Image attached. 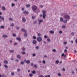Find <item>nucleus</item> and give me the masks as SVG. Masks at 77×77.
Instances as JSON below:
<instances>
[{
    "label": "nucleus",
    "instance_id": "1",
    "mask_svg": "<svg viewBox=\"0 0 77 77\" xmlns=\"http://www.w3.org/2000/svg\"><path fill=\"white\" fill-rule=\"evenodd\" d=\"M37 9H38L37 6L36 5H33L32 6V9L34 11H36L37 10Z\"/></svg>",
    "mask_w": 77,
    "mask_h": 77
},
{
    "label": "nucleus",
    "instance_id": "2",
    "mask_svg": "<svg viewBox=\"0 0 77 77\" xmlns=\"http://www.w3.org/2000/svg\"><path fill=\"white\" fill-rule=\"evenodd\" d=\"M64 19H66V20H70V17L68 15H65L64 16Z\"/></svg>",
    "mask_w": 77,
    "mask_h": 77
},
{
    "label": "nucleus",
    "instance_id": "3",
    "mask_svg": "<svg viewBox=\"0 0 77 77\" xmlns=\"http://www.w3.org/2000/svg\"><path fill=\"white\" fill-rule=\"evenodd\" d=\"M45 13H46V11H43V18L44 19H45V17L47 16V15H46Z\"/></svg>",
    "mask_w": 77,
    "mask_h": 77
},
{
    "label": "nucleus",
    "instance_id": "4",
    "mask_svg": "<svg viewBox=\"0 0 77 77\" xmlns=\"http://www.w3.org/2000/svg\"><path fill=\"white\" fill-rule=\"evenodd\" d=\"M37 40L38 42H41L42 41V38L39 37L37 38Z\"/></svg>",
    "mask_w": 77,
    "mask_h": 77
},
{
    "label": "nucleus",
    "instance_id": "5",
    "mask_svg": "<svg viewBox=\"0 0 77 77\" xmlns=\"http://www.w3.org/2000/svg\"><path fill=\"white\" fill-rule=\"evenodd\" d=\"M21 31L23 32H24L25 33H27V30H26L22 28Z\"/></svg>",
    "mask_w": 77,
    "mask_h": 77
},
{
    "label": "nucleus",
    "instance_id": "6",
    "mask_svg": "<svg viewBox=\"0 0 77 77\" xmlns=\"http://www.w3.org/2000/svg\"><path fill=\"white\" fill-rule=\"evenodd\" d=\"M16 39H17V40L18 41H19V42H20V41H21V38H20L17 37L16 38Z\"/></svg>",
    "mask_w": 77,
    "mask_h": 77
},
{
    "label": "nucleus",
    "instance_id": "7",
    "mask_svg": "<svg viewBox=\"0 0 77 77\" xmlns=\"http://www.w3.org/2000/svg\"><path fill=\"white\" fill-rule=\"evenodd\" d=\"M39 22V24H41V23H42V22H43V20L42 19L41 20H38Z\"/></svg>",
    "mask_w": 77,
    "mask_h": 77
},
{
    "label": "nucleus",
    "instance_id": "8",
    "mask_svg": "<svg viewBox=\"0 0 77 77\" xmlns=\"http://www.w3.org/2000/svg\"><path fill=\"white\" fill-rule=\"evenodd\" d=\"M22 20L24 22V23H26V18L25 17H23L22 18Z\"/></svg>",
    "mask_w": 77,
    "mask_h": 77
},
{
    "label": "nucleus",
    "instance_id": "9",
    "mask_svg": "<svg viewBox=\"0 0 77 77\" xmlns=\"http://www.w3.org/2000/svg\"><path fill=\"white\" fill-rule=\"evenodd\" d=\"M33 44H36L37 42L36 40H33L32 42Z\"/></svg>",
    "mask_w": 77,
    "mask_h": 77
},
{
    "label": "nucleus",
    "instance_id": "10",
    "mask_svg": "<svg viewBox=\"0 0 77 77\" xmlns=\"http://www.w3.org/2000/svg\"><path fill=\"white\" fill-rule=\"evenodd\" d=\"M23 13L25 14H29V12L27 11H24Z\"/></svg>",
    "mask_w": 77,
    "mask_h": 77
},
{
    "label": "nucleus",
    "instance_id": "11",
    "mask_svg": "<svg viewBox=\"0 0 77 77\" xmlns=\"http://www.w3.org/2000/svg\"><path fill=\"white\" fill-rule=\"evenodd\" d=\"M49 33H52V34H54V32L53 31L51 30L49 31Z\"/></svg>",
    "mask_w": 77,
    "mask_h": 77
},
{
    "label": "nucleus",
    "instance_id": "12",
    "mask_svg": "<svg viewBox=\"0 0 77 77\" xmlns=\"http://www.w3.org/2000/svg\"><path fill=\"white\" fill-rule=\"evenodd\" d=\"M24 36H25V37H27V32H25V33L24 34Z\"/></svg>",
    "mask_w": 77,
    "mask_h": 77
},
{
    "label": "nucleus",
    "instance_id": "13",
    "mask_svg": "<svg viewBox=\"0 0 77 77\" xmlns=\"http://www.w3.org/2000/svg\"><path fill=\"white\" fill-rule=\"evenodd\" d=\"M9 20L10 21H14V19L10 17L9 18Z\"/></svg>",
    "mask_w": 77,
    "mask_h": 77
},
{
    "label": "nucleus",
    "instance_id": "14",
    "mask_svg": "<svg viewBox=\"0 0 77 77\" xmlns=\"http://www.w3.org/2000/svg\"><path fill=\"white\" fill-rule=\"evenodd\" d=\"M30 63V60H26V63H27L28 64H29V63Z\"/></svg>",
    "mask_w": 77,
    "mask_h": 77
},
{
    "label": "nucleus",
    "instance_id": "15",
    "mask_svg": "<svg viewBox=\"0 0 77 77\" xmlns=\"http://www.w3.org/2000/svg\"><path fill=\"white\" fill-rule=\"evenodd\" d=\"M4 63L6 64H8V61L7 60H5L4 61Z\"/></svg>",
    "mask_w": 77,
    "mask_h": 77
},
{
    "label": "nucleus",
    "instance_id": "16",
    "mask_svg": "<svg viewBox=\"0 0 77 77\" xmlns=\"http://www.w3.org/2000/svg\"><path fill=\"white\" fill-rule=\"evenodd\" d=\"M17 58L18 59H21V56L20 55H18L17 56Z\"/></svg>",
    "mask_w": 77,
    "mask_h": 77
},
{
    "label": "nucleus",
    "instance_id": "17",
    "mask_svg": "<svg viewBox=\"0 0 77 77\" xmlns=\"http://www.w3.org/2000/svg\"><path fill=\"white\" fill-rule=\"evenodd\" d=\"M2 37L3 38H7L8 37V36L6 35H3Z\"/></svg>",
    "mask_w": 77,
    "mask_h": 77
},
{
    "label": "nucleus",
    "instance_id": "18",
    "mask_svg": "<svg viewBox=\"0 0 77 77\" xmlns=\"http://www.w3.org/2000/svg\"><path fill=\"white\" fill-rule=\"evenodd\" d=\"M2 8L3 11H5V10H6V8H5V7L4 6L2 7Z\"/></svg>",
    "mask_w": 77,
    "mask_h": 77
},
{
    "label": "nucleus",
    "instance_id": "19",
    "mask_svg": "<svg viewBox=\"0 0 77 77\" xmlns=\"http://www.w3.org/2000/svg\"><path fill=\"white\" fill-rule=\"evenodd\" d=\"M60 21H62V22H63V18L61 17L60 18Z\"/></svg>",
    "mask_w": 77,
    "mask_h": 77
},
{
    "label": "nucleus",
    "instance_id": "20",
    "mask_svg": "<svg viewBox=\"0 0 77 77\" xmlns=\"http://www.w3.org/2000/svg\"><path fill=\"white\" fill-rule=\"evenodd\" d=\"M27 8H29L30 6V4H27L26 5Z\"/></svg>",
    "mask_w": 77,
    "mask_h": 77
},
{
    "label": "nucleus",
    "instance_id": "21",
    "mask_svg": "<svg viewBox=\"0 0 77 77\" xmlns=\"http://www.w3.org/2000/svg\"><path fill=\"white\" fill-rule=\"evenodd\" d=\"M10 26L11 27H14V23H12L10 24Z\"/></svg>",
    "mask_w": 77,
    "mask_h": 77
},
{
    "label": "nucleus",
    "instance_id": "22",
    "mask_svg": "<svg viewBox=\"0 0 77 77\" xmlns=\"http://www.w3.org/2000/svg\"><path fill=\"white\" fill-rule=\"evenodd\" d=\"M38 36L39 37L42 36V34H41V33H38Z\"/></svg>",
    "mask_w": 77,
    "mask_h": 77
},
{
    "label": "nucleus",
    "instance_id": "23",
    "mask_svg": "<svg viewBox=\"0 0 77 77\" xmlns=\"http://www.w3.org/2000/svg\"><path fill=\"white\" fill-rule=\"evenodd\" d=\"M67 20H65L64 21L63 20V22L64 23H67Z\"/></svg>",
    "mask_w": 77,
    "mask_h": 77
},
{
    "label": "nucleus",
    "instance_id": "24",
    "mask_svg": "<svg viewBox=\"0 0 77 77\" xmlns=\"http://www.w3.org/2000/svg\"><path fill=\"white\" fill-rule=\"evenodd\" d=\"M35 48L36 49V50H38V49H39V47L38 46H37L35 47Z\"/></svg>",
    "mask_w": 77,
    "mask_h": 77
},
{
    "label": "nucleus",
    "instance_id": "25",
    "mask_svg": "<svg viewBox=\"0 0 77 77\" xmlns=\"http://www.w3.org/2000/svg\"><path fill=\"white\" fill-rule=\"evenodd\" d=\"M32 73L34 74H36V71L35 70H33L32 71Z\"/></svg>",
    "mask_w": 77,
    "mask_h": 77
},
{
    "label": "nucleus",
    "instance_id": "26",
    "mask_svg": "<svg viewBox=\"0 0 77 77\" xmlns=\"http://www.w3.org/2000/svg\"><path fill=\"white\" fill-rule=\"evenodd\" d=\"M10 53H14V51L13 50H10Z\"/></svg>",
    "mask_w": 77,
    "mask_h": 77
},
{
    "label": "nucleus",
    "instance_id": "27",
    "mask_svg": "<svg viewBox=\"0 0 77 77\" xmlns=\"http://www.w3.org/2000/svg\"><path fill=\"white\" fill-rule=\"evenodd\" d=\"M20 63L21 65H24V61H22Z\"/></svg>",
    "mask_w": 77,
    "mask_h": 77
},
{
    "label": "nucleus",
    "instance_id": "28",
    "mask_svg": "<svg viewBox=\"0 0 77 77\" xmlns=\"http://www.w3.org/2000/svg\"><path fill=\"white\" fill-rule=\"evenodd\" d=\"M34 67L35 68H38V66H37L36 65V64H34Z\"/></svg>",
    "mask_w": 77,
    "mask_h": 77
},
{
    "label": "nucleus",
    "instance_id": "29",
    "mask_svg": "<svg viewBox=\"0 0 77 77\" xmlns=\"http://www.w3.org/2000/svg\"><path fill=\"white\" fill-rule=\"evenodd\" d=\"M65 27H66V26H65V25H63L62 26V28H63V29H65Z\"/></svg>",
    "mask_w": 77,
    "mask_h": 77
},
{
    "label": "nucleus",
    "instance_id": "30",
    "mask_svg": "<svg viewBox=\"0 0 77 77\" xmlns=\"http://www.w3.org/2000/svg\"><path fill=\"white\" fill-rule=\"evenodd\" d=\"M56 63H57V64H58V63H59V61L57 60L55 62Z\"/></svg>",
    "mask_w": 77,
    "mask_h": 77
},
{
    "label": "nucleus",
    "instance_id": "31",
    "mask_svg": "<svg viewBox=\"0 0 77 77\" xmlns=\"http://www.w3.org/2000/svg\"><path fill=\"white\" fill-rule=\"evenodd\" d=\"M1 20H5V18H4V17H2L1 18Z\"/></svg>",
    "mask_w": 77,
    "mask_h": 77
},
{
    "label": "nucleus",
    "instance_id": "32",
    "mask_svg": "<svg viewBox=\"0 0 77 77\" xmlns=\"http://www.w3.org/2000/svg\"><path fill=\"white\" fill-rule=\"evenodd\" d=\"M4 66L5 68H8V66L6 65H4Z\"/></svg>",
    "mask_w": 77,
    "mask_h": 77
},
{
    "label": "nucleus",
    "instance_id": "33",
    "mask_svg": "<svg viewBox=\"0 0 77 77\" xmlns=\"http://www.w3.org/2000/svg\"><path fill=\"white\" fill-rule=\"evenodd\" d=\"M64 53H66V52H67V50L66 49H65L64 51Z\"/></svg>",
    "mask_w": 77,
    "mask_h": 77
},
{
    "label": "nucleus",
    "instance_id": "34",
    "mask_svg": "<svg viewBox=\"0 0 77 77\" xmlns=\"http://www.w3.org/2000/svg\"><path fill=\"white\" fill-rule=\"evenodd\" d=\"M37 23V22L36 21H33V23L35 24H36Z\"/></svg>",
    "mask_w": 77,
    "mask_h": 77
},
{
    "label": "nucleus",
    "instance_id": "35",
    "mask_svg": "<svg viewBox=\"0 0 77 77\" xmlns=\"http://www.w3.org/2000/svg\"><path fill=\"white\" fill-rule=\"evenodd\" d=\"M22 54H26V52H24V51H23L22 52Z\"/></svg>",
    "mask_w": 77,
    "mask_h": 77
},
{
    "label": "nucleus",
    "instance_id": "36",
    "mask_svg": "<svg viewBox=\"0 0 77 77\" xmlns=\"http://www.w3.org/2000/svg\"><path fill=\"white\" fill-rule=\"evenodd\" d=\"M32 19H35V16H32Z\"/></svg>",
    "mask_w": 77,
    "mask_h": 77
},
{
    "label": "nucleus",
    "instance_id": "37",
    "mask_svg": "<svg viewBox=\"0 0 77 77\" xmlns=\"http://www.w3.org/2000/svg\"><path fill=\"white\" fill-rule=\"evenodd\" d=\"M33 38L34 39H36V37L35 36H33Z\"/></svg>",
    "mask_w": 77,
    "mask_h": 77
},
{
    "label": "nucleus",
    "instance_id": "38",
    "mask_svg": "<svg viewBox=\"0 0 77 77\" xmlns=\"http://www.w3.org/2000/svg\"><path fill=\"white\" fill-rule=\"evenodd\" d=\"M43 63V64H45L46 62H45V60H44L43 61V62H42Z\"/></svg>",
    "mask_w": 77,
    "mask_h": 77
},
{
    "label": "nucleus",
    "instance_id": "39",
    "mask_svg": "<svg viewBox=\"0 0 77 77\" xmlns=\"http://www.w3.org/2000/svg\"><path fill=\"white\" fill-rule=\"evenodd\" d=\"M1 28L2 29H4V26H1Z\"/></svg>",
    "mask_w": 77,
    "mask_h": 77
},
{
    "label": "nucleus",
    "instance_id": "40",
    "mask_svg": "<svg viewBox=\"0 0 77 77\" xmlns=\"http://www.w3.org/2000/svg\"><path fill=\"white\" fill-rule=\"evenodd\" d=\"M11 75H14V72H12L11 73Z\"/></svg>",
    "mask_w": 77,
    "mask_h": 77
},
{
    "label": "nucleus",
    "instance_id": "41",
    "mask_svg": "<svg viewBox=\"0 0 77 77\" xmlns=\"http://www.w3.org/2000/svg\"><path fill=\"white\" fill-rule=\"evenodd\" d=\"M47 41H48V42H50V39L49 38H48L47 39Z\"/></svg>",
    "mask_w": 77,
    "mask_h": 77
},
{
    "label": "nucleus",
    "instance_id": "42",
    "mask_svg": "<svg viewBox=\"0 0 77 77\" xmlns=\"http://www.w3.org/2000/svg\"><path fill=\"white\" fill-rule=\"evenodd\" d=\"M56 50L55 49H54L53 50V51L54 52H56Z\"/></svg>",
    "mask_w": 77,
    "mask_h": 77
},
{
    "label": "nucleus",
    "instance_id": "43",
    "mask_svg": "<svg viewBox=\"0 0 77 77\" xmlns=\"http://www.w3.org/2000/svg\"><path fill=\"white\" fill-rule=\"evenodd\" d=\"M32 56H36V54L34 53L32 54Z\"/></svg>",
    "mask_w": 77,
    "mask_h": 77
},
{
    "label": "nucleus",
    "instance_id": "44",
    "mask_svg": "<svg viewBox=\"0 0 77 77\" xmlns=\"http://www.w3.org/2000/svg\"><path fill=\"white\" fill-rule=\"evenodd\" d=\"M29 76H30V77H32V76H33V74H29Z\"/></svg>",
    "mask_w": 77,
    "mask_h": 77
},
{
    "label": "nucleus",
    "instance_id": "45",
    "mask_svg": "<svg viewBox=\"0 0 77 77\" xmlns=\"http://www.w3.org/2000/svg\"><path fill=\"white\" fill-rule=\"evenodd\" d=\"M45 77H50V75H46Z\"/></svg>",
    "mask_w": 77,
    "mask_h": 77
},
{
    "label": "nucleus",
    "instance_id": "46",
    "mask_svg": "<svg viewBox=\"0 0 77 77\" xmlns=\"http://www.w3.org/2000/svg\"><path fill=\"white\" fill-rule=\"evenodd\" d=\"M17 71L18 72H20V69H17Z\"/></svg>",
    "mask_w": 77,
    "mask_h": 77
},
{
    "label": "nucleus",
    "instance_id": "47",
    "mask_svg": "<svg viewBox=\"0 0 77 77\" xmlns=\"http://www.w3.org/2000/svg\"><path fill=\"white\" fill-rule=\"evenodd\" d=\"M38 77H44V76H43V75H40L38 76Z\"/></svg>",
    "mask_w": 77,
    "mask_h": 77
},
{
    "label": "nucleus",
    "instance_id": "48",
    "mask_svg": "<svg viewBox=\"0 0 77 77\" xmlns=\"http://www.w3.org/2000/svg\"><path fill=\"white\" fill-rule=\"evenodd\" d=\"M12 6H15V4H14V3H12L11 4Z\"/></svg>",
    "mask_w": 77,
    "mask_h": 77
},
{
    "label": "nucleus",
    "instance_id": "49",
    "mask_svg": "<svg viewBox=\"0 0 77 77\" xmlns=\"http://www.w3.org/2000/svg\"><path fill=\"white\" fill-rule=\"evenodd\" d=\"M13 36H14V37H15V36H16V34H13Z\"/></svg>",
    "mask_w": 77,
    "mask_h": 77
},
{
    "label": "nucleus",
    "instance_id": "50",
    "mask_svg": "<svg viewBox=\"0 0 77 77\" xmlns=\"http://www.w3.org/2000/svg\"><path fill=\"white\" fill-rule=\"evenodd\" d=\"M74 35V33L73 32H72L71 33V35H72V36H73V35Z\"/></svg>",
    "mask_w": 77,
    "mask_h": 77
},
{
    "label": "nucleus",
    "instance_id": "51",
    "mask_svg": "<svg viewBox=\"0 0 77 77\" xmlns=\"http://www.w3.org/2000/svg\"><path fill=\"white\" fill-rule=\"evenodd\" d=\"M44 37L45 38H48L47 36L46 35H45Z\"/></svg>",
    "mask_w": 77,
    "mask_h": 77
},
{
    "label": "nucleus",
    "instance_id": "52",
    "mask_svg": "<svg viewBox=\"0 0 77 77\" xmlns=\"http://www.w3.org/2000/svg\"><path fill=\"white\" fill-rule=\"evenodd\" d=\"M65 55V54H64V53H63V54H62V55H61V56H62V57H63V56H64V55Z\"/></svg>",
    "mask_w": 77,
    "mask_h": 77
},
{
    "label": "nucleus",
    "instance_id": "53",
    "mask_svg": "<svg viewBox=\"0 0 77 77\" xmlns=\"http://www.w3.org/2000/svg\"><path fill=\"white\" fill-rule=\"evenodd\" d=\"M64 44H67V42H64L63 43Z\"/></svg>",
    "mask_w": 77,
    "mask_h": 77
},
{
    "label": "nucleus",
    "instance_id": "54",
    "mask_svg": "<svg viewBox=\"0 0 77 77\" xmlns=\"http://www.w3.org/2000/svg\"><path fill=\"white\" fill-rule=\"evenodd\" d=\"M58 75L59 76H61V74H60V73H59L58 74Z\"/></svg>",
    "mask_w": 77,
    "mask_h": 77
},
{
    "label": "nucleus",
    "instance_id": "55",
    "mask_svg": "<svg viewBox=\"0 0 77 77\" xmlns=\"http://www.w3.org/2000/svg\"><path fill=\"white\" fill-rule=\"evenodd\" d=\"M15 61H16V62H19V60L18 59H16L15 60Z\"/></svg>",
    "mask_w": 77,
    "mask_h": 77
},
{
    "label": "nucleus",
    "instance_id": "56",
    "mask_svg": "<svg viewBox=\"0 0 77 77\" xmlns=\"http://www.w3.org/2000/svg\"><path fill=\"white\" fill-rule=\"evenodd\" d=\"M62 33V31H59V33L61 34Z\"/></svg>",
    "mask_w": 77,
    "mask_h": 77
},
{
    "label": "nucleus",
    "instance_id": "57",
    "mask_svg": "<svg viewBox=\"0 0 77 77\" xmlns=\"http://www.w3.org/2000/svg\"><path fill=\"white\" fill-rule=\"evenodd\" d=\"M24 62H27V61L26 60H24Z\"/></svg>",
    "mask_w": 77,
    "mask_h": 77
},
{
    "label": "nucleus",
    "instance_id": "58",
    "mask_svg": "<svg viewBox=\"0 0 77 77\" xmlns=\"http://www.w3.org/2000/svg\"><path fill=\"white\" fill-rule=\"evenodd\" d=\"M31 66H33V63H31Z\"/></svg>",
    "mask_w": 77,
    "mask_h": 77
},
{
    "label": "nucleus",
    "instance_id": "59",
    "mask_svg": "<svg viewBox=\"0 0 77 77\" xmlns=\"http://www.w3.org/2000/svg\"><path fill=\"white\" fill-rule=\"evenodd\" d=\"M22 50H25V48H22Z\"/></svg>",
    "mask_w": 77,
    "mask_h": 77
},
{
    "label": "nucleus",
    "instance_id": "60",
    "mask_svg": "<svg viewBox=\"0 0 77 77\" xmlns=\"http://www.w3.org/2000/svg\"><path fill=\"white\" fill-rule=\"evenodd\" d=\"M16 29H19V27H18V26L17 27Z\"/></svg>",
    "mask_w": 77,
    "mask_h": 77
},
{
    "label": "nucleus",
    "instance_id": "61",
    "mask_svg": "<svg viewBox=\"0 0 77 77\" xmlns=\"http://www.w3.org/2000/svg\"><path fill=\"white\" fill-rule=\"evenodd\" d=\"M75 43H77V39H76L75 40Z\"/></svg>",
    "mask_w": 77,
    "mask_h": 77
},
{
    "label": "nucleus",
    "instance_id": "62",
    "mask_svg": "<svg viewBox=\"0 0 77 77\" xmlns=\"http://www.w3.org/2000/svg\"><path fill=\"white\" fill-rule=\"evenodd\" d=\"M2 77H6V76L5 75H3L2 76Z\"/></svg>",
    "mask_w": 77,
    "mask_h": 77
},
{
    "label": "nucleus",
    "instance_id": "63",
    "mask_svg": "<svg viewBox=\"0 0 77 77\" xmlns=\"http://www.w3.org/2000/svg\"><path fill=\"white\" fill-rule=\"evenodd\" d=\"M22 11H24V8H22Z\"/></svg>",
    "mask_w": 77,
    "mask_h": 77
},
{
    "label": "nucleus",
    "instance_id": "64",
    "mask_svg": "<svg viewBox=\"0 0 77 77\" xmlns=\"http://www.w3.org/2000/svg\"><path fill=\"white\" fill-rule=\"evenodd\" d=\"M10 42H11V43H12V41L11 40L10 41Z\"/></svg>",
    "mask_w": 77,
    "mask_h": 77
}]
</instances>
